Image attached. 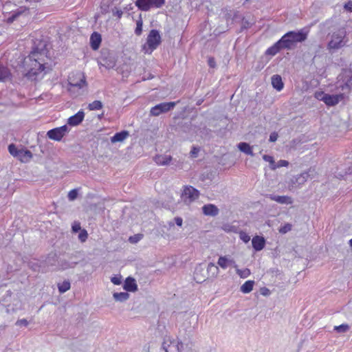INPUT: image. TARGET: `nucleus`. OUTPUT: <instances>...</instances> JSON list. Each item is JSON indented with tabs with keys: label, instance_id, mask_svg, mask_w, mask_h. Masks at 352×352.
I'll use <instances>...</instances> for the list:
<instances>
[{
	"label": "nucleus",
	"instance_id": "12",
	"mask_svg": "<svg viewBox=\"0 0 352 352\" xmlns=\"http://www.w3.org/2000/svg\"><path fill=\"white\" fill-rule=\"evenodd\" d=\"M314 170L309 168L307 171H305L304 173H302L300 175H298L297 176L294 177L291 179V183L293 185H298V186L302 185L307 182V180L309 177L312 178L314 177Z\"/></svg>",
	"mask_w": 352,
	"mask_h": 352
},
{
	"label": "nucleus",
	"instance_id": "59",
	"mask_svg": "<svg viewBox=\"0 0 352 352\" xmlns=\"http://www.w3.org/2000/svg\"><path fill=\"white\" fill-rule=\"evenodd\" d=\"M346 86L352 89V76L347 80Z\"/></svg>",
	"mask_w": 352,
	"mask_h": 352
},
{
	"label": "nucleus",
	"instance_id": "31",
	"mask_svg": "<svg viewBox=\"0 0 352 352\" xmlns=\"http://www.w3.org/2000/svg\"><path fill=\"white\" fill-rule=\"evenodd\" d=\"M113 296L115 300L123 302L129 298V294L127 292H115Z\"/></svg>",
	"mask_w": 352,
	"mask_h": 352
},
{
	"label": "nucleus",
	"instance_id": "63",
	"mask_svg": "<svg viewBox=\"0 0 352 352\" xmlns=\"http://www.w3.org/2000/svg\"><path fill=\"white\" fill-rule=\"evenodd\" d=\"M203 102V100H199L197 101V104L200 105Z\"/></svg>",
	"mask_w": 352,
	"mask_h": 352
},
{
	"label": "nucleus",
	"instance_id": "1",
	"mask_svg": "<svg viewBox=\"0 0 352 352\" xmlns=\"http://www.w3.org/2000/svg\"><path fill=\"white\" fill-rule=\"evenodd\" d=\"M307 36L308 31L304 28L298 31H289L269 47L265 51V55L274 56L282 50H294L298 43H302L307 38Z\"/></svg>",
	"mask_w": 352,
	"mask_h": 352
},
{
	"label": "nucleus",
	"instance_id": "7",
	"mask_svg": "<svg viewBox=\"0 0 352 352\" xmlns=\"http://www.w3.org/2000/svg\"><path fill=\"white\" fill-rule=\"evenodd\" d=\"M199 197V191L191 186H186L184 188L181 195V199L186 204H190Z\"/></svg>",
	"mask_w": 352,
	"mask_h": 352
},
{
	"label": "nucleus",
	"instance_id": "30",
	"mask_svg": "<svg viewBox=\"0 0 352 352\" xmlns=\"http://www.w3.org/2000/svg\"><path fill=\"white\" fill-rule=\"evenodd\" d=\"M254 285V280H248L241 286V292L244 294L250 293Z\"/></svg>",
	"mask_w": 352,
	"mask_h": 352
},
{
	"label": "nucleus",
	"instance_id": "32",
	"mask_svg": "<svg viewBox=\"0 0 352 352\" xmlns=\"http://www.w3.org/2000/svg\"><path fill=\"white\" fill-rule=\"evenodd\" d=\"M229 263H230V258L226 256H221L217 261V264L223 269H226L229 266Z\"/></svg>",
	"mask_w": 352,
	"mask_h": 352
},
{
	"label": "nucleus",
	"instance_id": "44",
	"mask_svg": "<svg viewBox=\"0 0 352 352\" xmlns=\"http://www.w3.org/2000/svg\"><path fill=\"white\" fill-rule=\"evenodd\" d=\"M78 196V190L76 189H73L70 190L68 193V199L70 201H74L76 199Z\"/></svg>",
	"mask_w": 352,
	"mask_h": 352
},
{
	"label": "nucleus",
	"instance_id": "22",
	"mask_svg": "<svg viewBox=\"0 0 352 352\" xmlns=\"http://www.w3.org/2000/svg\"><path fill=\"white\" fill-rule=\"evenodd\" d=\"M219 267L216 266L213 263H208L206 269L207 277H208V278H216L219 274Z\"/></svg>",
	"mask_w": 352,
	"mask_h": 352
},
{
	"label": "nucleus",
	"instance_id": "57",
	"mask_svg": "<svg viewBox=\"0 0 352 352\" xmlns=\"http://www.w3.org/2000/svg\"><path fill=\"white\" fill-rule=\"evenodd\" d=\"M175 223L178 226H182V223H183V220L181 217H177L175 218Z\"/></svg>",
	"mask_w": 352,
	"mask_h": 352
},
{
	"label": "nucleus",
	"instance_id": "19",
	"mask_svg": "<svg viewBox=\"0 0 352 352\" xmlns=\"http://www.w3.org/2000/svg\"><path fill=\"white\" fill-rule=\"evenodd\" d=\"M252 244L256 251H260L265 247V241L263 236H256L253 237Z\"/></svg>",
	"mask_w": 352,
	"mask_h": 352
},
{
	"label": "nucleus",
	"instance_id": "39",
	"mask_svg": "<svg viewBox=\"0 0 352 352\" xmlns=\"http://www.w3.org/2000/svg\"><path fill=\"white\" fill-rule=\"evenodd\" d=\"M223 230L227 232H236L237 228L230 224H225L222 227Z\"/></svg>",
	"mask_w": 352,
	"mask_h": 352
},
{
	"label": "nucleus",
	"instance_id": "3",
	"mask_svg": "<svg viewBox=\"0 0 352 352\" xmlns=\"http://www.w3.org/2000/svg\"><path fill=\"white\" fill-rule=\"evenodd\" d=\"M349 38L346 28L342 27L333 31L331 34V38L327 44L329 50H339L347 45Z\"/></svg>",
	"mask_w": 352,
	"mask_h": 352
},
{
	"label": "nucleus",
	"instance_id": "53",
	"mask_svg": "<svg viewBox=\"0 0 352 352\" xmlns=\"http://www.w3.org/2000/svg\"><path fill=\"white\" fill-rule=\"evenodd\" d=\"M199 151V149L198 148L193 146L190 151L191 156L193 157H196L197 156Z\"/></svg>",
	"mask_w": 352,
	"mask_h": 352
},
{
	"label": "nucleus",
	"instance_id": "29",
	"mask_svg": "<svg viewBox=\"0 0 352 352\" xmlns=\"http://www.w3.org/2000/svg\"><path fill=\"white\" fill-rule=\"evenodd\" d=\"M77 264V262H69L67 260H60L58 262V267L60 270H65L69 268H74Z\"/></svg>",
	"mask_w": 352,
	"mask_h": 352
},
{
	"label": "nucleus",
	"instance_id": "4",
	"mask_svg": "<svg viewBox=\"0 0 352 352\" xmlns=\"http://www.w3.org/2000/svg\"><path fill=\"white\" fill-rule=\"evenodd\" d=\"M68 91L75 97L80 94V90L87 84L82 72H77L71 73L68 78Z\"/></svg>",
	"mask_w": 352,
	"mask_h": 352
},
{
	"label": "nucleus",
	"instance_id": "24",
	"mask_svg": "<svg viewBox=\"0 0 352 352\" xmlns=\"http://www.w3.org/2000/svg\"><path fill=\"white\" fill-rule=\"evenodd\" d=\"M11 76L12 74L10 69L6 67L0 65V82H4L9 80L11 78Z\"/></svg>",
	"mask_w": 352,
	"mask_h": 352
},
{
	"label": "nucleus",
	"instance_id": "54",
	"mask_svg": "<svg viewBox=\"0 0 352 352\" xmlns=\"http://www.w3.org/2000/svg\"><path fill=\"white\" fill-rule=\"evenodd\" d=\"M345 10L349 12H352V1H349L344 6Z\"/></svg>",
	"mask_w": 352,
	"mask_h": 352
},
{
	"label": "nucleus",
	"instance_id": "23",
	"mask_svg": "<svg viewBox=\"0 0 352 352\" xmlns=\"http://www.w3.org/2000/svg\"><path fill=\"white\" fill-rule=\"evenodd\" d=\"M129 136V132L128 131H122L112 136L111 138V143L122 142Z\"/></svg>",
	"mask_w": 352,
	"mask_h": 352
},
{
	"label": "nucleus",
	"instance_id": "18",
	"mask_svg": "<svg viewBox=\"0 0 352 352\" xmlns=\"http://www.w3.org/2000/svg\"><path fill=\"white\" fill-rule=\"evenodd\" d=\"M85 116L82 111H78L75 115L71 116L67 121V123L71 126H76L82 122Z\"/></svg>",
	"mask_w": 352,
	"mask_h": 352
},
{
	"label": "nucleus",
	"instance_id": "20",
	"mask_svg": "<svg viewBox=\"0 0 352 352\" xmlns=\"http://www.w3.org/2000/svg\"><path fill=\"white\" fill-rule=\"evenodd\" d=\"M102 41L101 35L98 32H94L90 37L91 47L94 50L99 48Z\"/></svg>",
	"mask_w": 352,
	"mask_h": 352
},
{
	"label": "nucleus",
	"instance_id": "26",
	"mask_svg": "<svg viewBox=\"0 0 352 352\" xmlns=\"http://www.w3.org/2000/svg\"><path fill=\"white\" fill-rule=\"evenodd\" d=\"M272 84L274 89L280 91L283 88V82L280 76L274 75L272 77Z\"/></svg>",
	"mask_w": 352,
	"mask_h": 352
},
{
	"label": "nucleus",
	"instance_id": "14",
	"mask_svg": "<svg viewBox=\"0 0 352 352\" xmlns=\"http://www.w3.org/2000/svg\"><path fill=\"white\" fill-rule=\"evenodd\" d=\"M344 98L343 94L330 95L325 94L322 101H323L328 106H334L337 104Z\"/></svg>",
	"mask_w": 352,
	"mask_h": 352
},
{
	"label": "nucleus",
	"instance_id": "52",
	"mask_svg": "<svg viewBox=\"0 0 352 352\" xmlns=\"http://www.w3.org/2000/svg\"><path fill=\"white\" fill-rule=\"evenodd\" d=\"M140 235H134L133 236L129 237V241L132 243H135L140 239Z\"/></svg>",
	"mask_w": 352,
	"mask_h": 352
},
{
	"label": "nucleus",
	"instance_id": "45",
	"mask_svg": "<svg viewBox=\"0 0 352 352\" xmlns=\"http://www.w3.org/2000/svg\"><path fill=\"white\" fill-rule=\"evenodd\" d=\"M239 237L245 243H248L250 240V236L247 233L243 231L240 232Z\"/></svg>",
	"mask_w": 352,
	"mask_h": 352
},
{
	"label": "nucleus",
	"instance_id": "36",
	"mask_svg": "<svg viewBox=\"0 0 352 352\" xmlns=\"http://www.w3.org/2000/svg\"><path fill=\"white\" fill-rule=\"evenodd\" d=\"M263 159L265 161L270 163V166L271 169L275 170V164L276 162L273 158V157L268 155H264L263 156Z\"/></svg>",
	"mask_w": 352,
	"mask_h": 352
},
{
	"label": "nucleus",
	"instance_id": "47",
	"mask_svg": "<svg viewBox=\"0 0 352 352\" xmlns=\"http://www.w3.org/2000/svg\"><path fill=\"white\" fill-rule=\"evenodd\" d=\"M72 228V232H75V233L82 230L81 227H80V223L77 221H75L73 223Z\"/></svg>",
	"mask_w": 352,
	"mask_h": 352
},
{
	"label": "nucleus",
	"instance_id": "35",
	"mask_svg": "<svg viewBox=\"0 0 352 352\" xmlns=\"http://www.w3.org/2000/svg\"><path fill=\"white\" fill-rule=\"evenodd\" d=\"M350 329V327L346 324H342L339 326H336L334 327V330L338 333H345L348 331Z\"/></svg>",
	"mask_w": 352,
	"mask_h": 352
},
{
	"label": "nucleus",
	"instance_id": "43",
	"mask_svg": "<svg viewBox=\"0 0 352 352\" xmlns=\"http://www.w3.org/2000/svg\"><path fill=\"white\" fill-rule=\"evenodd\" d=\"M23 12V11H16L14 12H13L12 14V15L10 16H9V18L8 19V23H12L14 20H16L19 16H20L22 13Z\"/></svg>",
	"mask_w": 352,
	"mask_h": 352
},
{
	"label": "nucleus",
	"instance_id": "51",
	"mask_svg": "<svg viewBox=\"0 0 352 352\" xmlns=\"http://www.w3.org/2000/svg\"><path fill=\"white\" fill-rule=\"evenodd\" d=\"M16 325L26 327L28 324V322L26 319L19 320L16 322Z\"/></svg>",
	"mask_w": 352,
	"mask_h": 352
},
{
	"label": "nucleus",
	"instance_id": "5",
	"mask_svg": "<svg viewBox=\"0 0 352 352\" xmlns=\"http://www.w3.org/2000/svg\"><path fill=\"white\" fill-rule=\"evenodd\" d=\"M138 8L144 12L152 8H160L165 4V0H136L135 2Z\"/></svg>",
	"mask_w": 352,
	"mask_h": 352
},
{
	"label": "nucleus",
	"instance_id": "21",
	"mask_svg": "<svg viewBox=\"0 0 352 352\" xmlns=\"http://www.w3.org/2000/svg\"><path fill=\"white\" fill-rule=\"evenodd\" d=\"M123 287L126 292H135L138 290L135 280L132 277L126 278Z\"/></svg>",
	"mask_w": 352,
	"mask_h": 352
},
{
	"label": "nucleus",
	"instance_id": "42",
	"mask_svg": "<svg viewBox=\"0 0 352 352\" xmlns=\"http://www.w3.org/2000/svg\"><path fill=\"white\" fill-rule=\"evenodd\" d=\"M236 273L239 274L241 278H246L250 274V271L249 269L246 268L243 270L236 269Z\"/></svg>",
	"mask_w": 352,
	"mask_h": 352
},
{
	"label": "nucleus",
	"instance_id": "25",
	"mask_svg": "<svg viewBox=\"0 0 352 352\" xmlns=\"http://www.w3.org/2000/svg\"><path fill=\"white\" fill-rule=\"evenodd\" d=\"M19 154L16 157L23 162H27L32 157V153L29 150L20 149Z\"/></svg>",
	"mask_w": 352,
	"mask_h": 352
},
{
	"label": "nucleus",
	"instance_id": "64",
	"mask_svg": "<svg viewBox=\"0 0 352 352\" xmlns=\"http://www.w3.org/2000/svg\"><path fill=\"white\" fill-rule=\"evenodd\" d=\"M349 245L352 248V239L349 241Z\"/></svg>",
	"mask_w": 352,
	"mask_h": 352
},
{
	"label": "nucleus",
	"instance_id": "56",
	"mask_svg": "<svg viewBox=\"0 0 352 352\" xmlns=\"http://www.w3.org/2000/svg\"><path fill=\"white\" fill-rule=\"evenodd\" d=\"M113 15L117 16L118 19H120L122 16V11L121 10L116 9V11L113 10Z\"/></svg>",
	"mask_w": 352,
	"mask_h": 352
},
{
	"label": "nucleus",
	"instance_id": "13",
	"mask_svg": "<svg viewBox=\"0 0 352 352\" xmlns=\"http://www.w3.org/2000/svg\"><path fill=\"white\" fill-rule=\"evenodd\" d=\"M223 18L226 21L227 26L233 24L236 19H240L239 12L236 10L225 8L222 10Z\"/></svg>",
	"mask_w": 352,
	"mask_h": 352
},
{
	"label": "nucleus",
	"instance_id": "11",
	"mask_svg": "<svg viewBox=\"0 0 352 352\" xmlns=\"http://www.w3.org/2000/svg\"><path fill=\"white\" fill-rule=\"evenodd\" d=\"M67 133H68V127L67 125H63L48 131L47 135L51 140L60 141Z\"/></svg>",
	"mask_w": 352,
	"mask_h": 352
},
{
	"label": "nucleus",
	"instance_id": "37",
	"mask_svg": "<svg viewBox=\"0 0 352 352\" xmlns=\"http://www.w3.org/2000/svg\"><path fill=\"white\" fill-rule=\"evenodd\" d=\"M8 151L12 156L16 157L19 155L20 149H18L14 144H11L8 146Z\"/></svg>",
	"mask_w": 352,
	"mask_h": 352
},
{
	"label": "nucleus",
	"instance_id": "60",
	"mask_svg": "<svg viewBox=\"0 0 352 352\" xmlns=\"http://www.w3.org/2000/svg\"><path fill=\"white\" fill-rule=\"evenodd\" d=\"M229 263V266H232L237 269V265L236 264V262L233 259H230V263Z\"/></svg>",
	"mask_w": 352,
	"mask_h": 352
},
{
	"label": "nucleus",
	"instance_id": "61",
	"mask_svg": "<svg viewBox=\"0 0 352 352\" xmlns=\"http://www.w3.org/2000/svg\"><path fill=\"white\" fill-rule=\"evenodd\" d=\"M229 263V266H232L237 269V265L236 264V262L233 259H230V263Z\"/></svg>",
	"mask_w": 352,
	"mask_h": 352
},
{
	"label": "nucleus",
	"instance_id": "40",
	"mask_svg": "<svg viewBox=\"0 0 352 352\" xmlns=\"http://www.w3.org/2000/svg\"><path fill=\"white\" fill-rule=\"evenodd\" d=\"M88 237V233L86 230L82 229L81 231H80V233L78 234V239L82 242H85Z\"/></svg>",
	"mask_w": 352,
	"mask_h": 352
},
{
	"label": "nucleus",
	"instance_id": "50",
	"mask_svg": "<svg viewBox=\"0 0 352 352\" xmlns=\"http://www.w3.org/2000/svg\"><path fill=\"white\" fill-rule=\"evenodd\" d=\"M278 137V133L276 132H273L270 135L269 141L271 142H274L277 140Z\"/></svg>",
	"mask_w": 352,
	"mask_h": 352
},
{
	"label": "nucleus",
	"instance_id": "48",
	"mask_svg": "<svg viewBox=\"0 0 352 352\" xmlns=\"http://www.w3.org/2000/svg\"><path fill=\"white\" fill-rule=\"evenodd\" d=\"M289 165V162L286 160H279L277 164H275V169L279 167L287 166Z\"/></svg>",
	"mask_w": 352,
	"mask_h": 352
},
{
	"label": "nucleus",
	"instance_id": "33",
	"mask_svg": "<svg viewBox=\"0 0 352 352\" xmlns=\"http://www.w3.org/2000/svg\"><path fill=\"white\" fill-rule=\"evenodd\" d=\"M103 107L102 102L100 100H94L93 102L89 103L88 109L90 111H96L101 109Z\"/></svg>",
	"mask_w": 352,
	"mask_h": 352
},
{
	"label": "nucleus",
	"instance_id": "6",
	"mask_svg": "<svg viewBox=\"0 0 352 352\" xmlns=\"http://www.w3.org/2000/svg\"><path fill=\"white\" fill-rule=\"evenodd\" d=\"M162 348L166 352H181L183 349V343L170 336H165Z\"/></svg>",
	"mask_w": 352,
	"mask_h": 352
},
{
	"label": "nucleus",
	"instance_id": "16",
	"mask_svg": "<svg viewBox=\"0 0 352 352\" xmlns=\"http://www.w3.org/2000/svg\"><path fill=\"white\" fill-rule=\"evenodd\" d=\"M202 212L206 216L215 217L218 215L219 210L215 205L208 204L202 207Z\"/></svg>",
	"mask_w": 352,
	"mask_h": 352
},
{
	"label": "nucleus",
	"instance_id": "41",
	"mask_svg": "<svg viewBox=\"0 0 352 352\" xmlns=\"http://www.w3.org/2000/svg\"><path fill=\"white\" fill-rule=\"evenodd\" d=\"M292 225L290 223H285L283 226H281L278 231L281 234H285L292 230Z\"/></svg>",
	"mask_w": 352,
	"mask_h": 352
},
{
	"label": "nucleus",
	"instance_id": "8",
	"mask_svg": "<svg viewBox=\"0 0 352 352\" xmlns=\"http://www.w3.org/2000/svg\"><path fill=\"white\" fill-rule=\"evenodd\" d=\"M175 105V102H162L152 107L150 113L153 116H158L162 113H166L173 109Z\"/></svg>",
	"mask_w": 352,
	"mask_h": 352
},
{
	"label": "nucleus",
	"instance_id": "27",
	"mask_svg": "<svg viewBox=\"0 0 352 352\" xmlns=\"http://www.w3.org/2000/svg\"><path fill=\"white\" fill-rule=\"evenodd\" d=\"M238 148L243 153L249 155L250 156H254V153L252 151V147L246 142H240L237 145Z\"/></svg>",
	"mask_w": 352,
	"mask_h": 352
},
{
	"label": "nucleus",
	"instance_id": "17",
	"mask_svg": "<svg viewBox=\"0 0 352 352\" xmlns=\"http://www.w3.org/2000/svg\"><path fill=\"white\" fill-rule=\"evenodd\" d=\"M267 197L281 204H292L293 202L292 197L286 195H268Z\"/></svg>",
	"mask_w": 352,
	"mask_h": 352
},
{
	"label": "nucleus",
	"instance_id": "9",
	"mask_svg": "<svg viewBox=\"0 0 352 352\" xmlns=\"http://www.w3.org/2000/svg\"><path fill=\"white\" fill-rule=\"evenodd\" d=\"M160 43L161 36L159 32L156 30H151L146 39V45L150 50V53L156 49Z\"/></svg>",
	"mask_w": 352,
	"mask_h": 352
},
{
	"label": "nucleus",
	"instance_id": "49",
	"mask_svg": "<svg viewBox=\"0 0 352 352\" xmlns=\"http://www.w3.org/2000/svg\"><path fill=\"white\" fill-rule=\"evenodd\" d=\"M260 292L263 296H267L271 294L270 290L268 288L265 287L261 288Z\"/></svg>",
	"mask_w": 352,
	"mask_h": 352
},
{
	"label": "nucleus",
	"instance_id": "28",
	"mask_svg": "<svg viewBox=\"0 0 352 352\" xmlns=\"http://www.w3.org/2000/svg\"><path fill=\"white\" fill-rule=\"evenodd\" d=\"M172 160V157L170 155H157L155 157V162L158 165H167L170 163Z\"/></svg>",
	"mask_w": 352,
	"mask_h": 352
},
{
	"label": "nucleus",
	"instance_id": "15",
	"mask_svg": "<svg viewBox=\"0 0 352 352\" xmlns=\"http://www.w3.org/2000/svg\"><path fill=\"white\" fill-rule=\"evenodd\" d=\"M207 279H208V277H207L206 270L201 265L197 267L194 272V280L197 283H202Z\"/></svg>",
	"mask_w": 352,
	"mask_h": 352
},
{
	"label": "nucleus",
	"instance_id": "2",
	"mask_svg": "<svg viewBox=\"0 0 352 352\" xmlns=\"http://www.w3.org/2000/svg\"><path fill=\"white\" fill-rule=\"evenodd\" d=\"M46 43L44 41H40L38 44L33 47L31 52L30 60L32 61V65H34V68H31L29 72V76L36 75L39 72H42L45 69L43 64L38 61V55H45L47 53Z\"/></svg>",
	"mask_w": 352,
	"mask_h": 352
},
{
	"label": "nucleus",
	"instance_id": "10",
	"mask_svg": "<svg viewBox=\"0 0 352 352\" xmlns=\"http://www.w3.org/2000/svg\"><path fill=\"white\" fill-rule=\"evenodd\" d=\"M99 63L100 65L109 69L116 66V59L108 51H102Z\"/></svg>",
	"mask_w": 352,
	"mask_h": 352
},
{
	"label": "nucleus",
	"instance_id": "62",
	"mask_svg": "<svg viewBox=\"0 0 352 352\" xmlns=\"http://www.w3.org/2000/svg\"><path fill=\"white\" fill-rule=\"evenodd\" d=\"M30 267L32 268L34 271H36L39 267L36 263H34L30 265Z\"/></svg>",
	"mask_w": 352,
	"mask_h": 352
},
{
	"label": "nucleus",
	"instance_id": "34",
	"mask_svg": "<svg viewBox=\"0 0 352 352\" xmlns=\"http://www.w3.org/2000/svg\"><path fill=\"white\" fill-rule=\"evenodd\" d=\"M71 285L69 281L65 280L62 283L58 284V289L60 293H65L70 289Z\"/></svg>",
	"mask_w": 352,
	"mask_h": 352
},
{
	"label": "nucleus",
	"instance_id": "46",
	"mask_svg": "<svg viewBox=\"0 0 352 352\" xmlns=\"http://www.w3.org/2000/svg\"><path fill=\"white\" fill-rule=\"evenodd\" d=\"M111 281L114 285H120L122 283V276L120 275L113 276L111 278Z\"/></svg>",
	"mask_w": 352,
	"mask_h": 352
},
{
	"label": "nucleus",
	"instance_id": "58",
	"mask_svg": "<svg viewBox=\"0 0 352 352\" xmlns=\"http://www.w3.org/2000/svg\"><path fill=\"white\" fill-rule=\"evenodd\" d=\"M208 65L210 67L214 68L215 67V60L213 58H209L208 59Z\"/></svg>",
	"mask_w": 352,
	"mask_h": 352
},
{
	"label": "nucleus",
	"instance_id": "55",
	"mask_svg": "<svg viewBox=\"0 0 352 352\" xmlns=\"http://www.w3.org/2000/svg\"><path fill=\"white\" fill-rule=\"evenodd\" d=\"M325 94L324 92L321 91V92H316L315 94V96L316 98L319 100H322V98H324V96H325Z\"/></svg>",
	"mask_w": 352,
	"mask_h": 352
},
{
	"label": "nucleus",
	"instance_id": "38",
	"mask_svg": "<svg viewBox=\"0 0 352 352\" xmlns=\"http://www.w3.org/2000/svg\"><path fill=\"white\" fill-rule=\"evenodd\" d=\"M142 19H140V20L137 21L136 23V28L135 30V33L136 35L140 36L142 34Z\"/></svg>",
	"mask_w": 352,
	"mask_h": 352
}]
</instances>
